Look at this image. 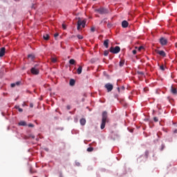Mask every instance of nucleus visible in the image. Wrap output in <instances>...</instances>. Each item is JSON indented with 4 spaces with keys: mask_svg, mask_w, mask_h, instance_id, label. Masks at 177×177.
<instances>
[{
    "mask_svg": "<svg viewBox=\"0 0 177 177\" xmlns=\"http://www.w3.org/2000/svg\"><path fill=\"white\" fill-rule=\"evenodd\" d=\"M106 122H107V111H104L102 113V119L100 127L101 129H104V127H106Z\"/></svg>",
    "mask_w": 177,
    "mask_h": 177,
    "instance_id": "1",
    "label": "nucleus"
},
{
    "mask_svg": "<svg viewBox=\"0 0 177 177\" xmlns=\"http://www.w3.org/2000/svg\"><path fill=\"white\" fill-rule=\"evenodd\" d=\"M86 24V20H81V19H79L77 21V30L78 31H80V30H81V26L82 27V28H85V26Z\"/></svg>",
    "mask_w": 177,
    "mask_h": 177,
    "instance_id": "2",
    "label": "nucleus"
},
{
    "mask_svg": "<svg viewBox=\"0 0 177 177\" xmlns=\"http://www.w3.org/2000/svg\"><path fill=\"white\" fill-rule=\"evenodd\" d=\"M121 50V48H120V46H117L115 48L114 47H111L109 49V52H111V53H114L115 55L117 53H120Z\"/></svg>",
    "mask_w": 177,
    "mask_h": 177,
    "instance_id": "3",
    "label": "nucleus"
},
{
    "mask_svg": "<svg viewBox=\"0 0 177 177\" xmlns=\"http://www.w3.org/2000/svg\"><path fill=\"white\" fill-rule=\"evenodd\" d=\"M95 11L100 13V15H107V13H109V10L104 8L95 9Z\"/></svg>",
    "mask_w": 177,
    "mask_h": 177,
    "instance_id": "4",
    "label": "nucleus"
},
{
    "mask_svg": "<svg viewBox=\"0 0 177 177\" xmlns=\"http://www.w3.org/2000/svg\"><path fill=\"white\" fill-rule=\"evenodd\" d=\"M38 64H36L34 67L30 69V73L34 75H38L39 74V69H38Z\"/></svg>",
    "mask_w": 177,
    "mask_h": 177,
    "instance_id": "5",
    "label": "nucleus"
},
{
    "mask_svg": "<svg viewBox=\"0 0 177 177\" xmlns=\"http://www.w3.org/2000/svg\"><path fill=\"white\" fill-rule=\"evenodd\" d=\"M159 42L162 46H165L167 44H168V39L165 37H160L159 39Z\"/></svg>",
    "mask_w": 177,
    "mask_h": 177,
    "instance_id": "6",
    "label": "nucleus"
},
{
    "mask_svg": "<svg viewBox=\"0 0 177 177\" xmlns=\"http://www.w3.org/2000/svg\"><path fill=\"white\" fill-rule=\"evenodd\" d=\"M104 87L106 88V89H107L108 92H111L113 91V84H110V83H107L105 84Z\"/></svg>",
    "mask_w": 177,
    "mask_h": 177,
    "instance_id": "7",
    "label": "nucleus"
},
{
    "mask_svg": "<svg viewBox=\"0 0 177 177\" xmlns=\"http://www.w3.org/2000/svg\"><path fill=\"white\" fill-rule=\"evenodd\" d=\"M156 53L160 56H162V57H165L167 56V53H165V51L164 50H156Z\"/></svg>",
    "mask_w": 177,
    "mask_h": 177,
    "instance_id": "8",
    "label": "nucleus"
},
{
    "mask_svg": "<svg viewBox=\"0 0 177 177\" xmlns=\"http://www.w3.org/2000/svg\"><path fill=\"white\" fill-rule=\"evenodd\" d=\"M6 50V48H5V47H2L0 49V57H3V56H5Z\"/></svg>",
    "mask_w": 177,
    "mask_h": 177,
    "instance_id": "9",
    "label": "nucleus"
},
{
    "mask_svg": "<svg viewBox=\"0 0 177 177\" xmlns=\"http://www.w3.org/2000/svg\"><path fill=\"white\" fill-rule=\"evenodd\" d=\"M129 26V23H128L126 20L122 21V27L123 28H127Z\"/></svg>",
    "mask_w": 177,
    "mask_h": 177,
    "instance_id": "10",
    "label": "nucleus"
},
{
    "mask_svg": "<svg viewBox=\"0 0 177 177\" xmlns=\"http://www.w3.org/2000/svg\"><path fill=\"white\" fill-rule=\"evenodd\" d=\"M171 92L173 93V95H177V89L176 88H174V86H171Z\"/></svg>",
    "mask_w": 177,
    "mask_h": 177,
    "instance_id": "11",
    "label": "nucleus"
},
{
    "mask_svg": "<svg viewBox=\"0 0 177 177\" xmlns=\"http://www.w3.org/2000/svg\"><path fill=\"white\" fill-rule=\"evenodd\" d=\"M109 42H110V40H109V39H106L104 41V46H105V48H109Z\"/></svg>",
    "mask_w": 177,
    "mask_h": 177,
    "instance_id": "12",
    "label": "nucleus"
},
{
    "mask_svg": "<svg viewBox=\"0 0 177 177\" xmlns=\"http://www.w3.org/2000/svg\"><path fill=\"white\" fill-rule=\"evenodd\" d=\"M19 125L21 127H27V122L25 121H21L19 122Z\"/></svg>",
    "mask_w": 177,
    "mask_h": 177,
    "instance_id": "13",
    "label": "nucleus"
},
{
    "mask_svg": "<svg viewBox=\"0 0 177 177\" xmlns=\"http://www.w3.org/2000/svg\"><path fill=\"white\" fill-rule=\"evenodd\" d=\"M28 59L30 60H34V59H35V55H34V54H30L28 55Z\"/></svg>",
    "mask_w": 177,
    "mask_h": 177,
    "instance_id": "14",
    "label": "nucleus"
},
{
    "mask_svg": "<svg viewBox=\"0 0 177 177\" xmlns=\"http://www.w3.org/2000/svg\"><path fill=\"white\" fill-rule=\"evenodd\" d=\"M69 85H71V86H74L75 85V80L71 79L69 82Z\"/></svg>",
    "mask_w": 177,
    "mask_h": 177,
    "instance_id": "15",
    "label": "nucleus"
},
{
    "mask_svg": "<svg viewBox=\"0 0 177 177\" xmlns=\"http://www.w3.org/2000/svg\"><path fill=\"white\" fill-rule=\"evenodd\" d=\"M77 74H81L82 73V66H79L78 68L77 69Z\"/></svg>",
    "mask_w": 177,
    "mask_h": 177,
    "instance_id": "16",
    "label": "nucleus"
},
{
    "mask_svg": "<svg viewBox=\"0 0 177 177\" xmlns=\"http://www.w3.org/2000/svg\"><path fill=\"white\" fill-rule=\"evenodd\" d=\"M80 124L81 125H85V124H86V120L84 118H82L80 120Z\"/></svg>",
    "mask_w": 177,
    "mask_h": 177,
    "instance_id": "17",
    "label": "nucleus"
},
{
    "mask_svg": "<svg viewBox=\"0 0 177 177\" xmlns=\"http://www.w3.org/2000/svg\"><path fill=\"white\" fill-rule=\"evenodd\" d=\"M124 64H125V61L121 60V61L120 62L119 66H120V67H123V66H124Z\"/></svg>",
    "mask_w": 177,
    "mask_h": 177,
    "instance_id": "18",
    "label": "nucleus"
},
{
    "mask_svg": "<svg viewBox=\"0 0 177 177\" xmlns=\"http://www.w3.org/2000/svg\"><path fill=\"white\" fill-rule=\"evenodd\" d=\"M44 39L48 41L49 39V35L46 34L43 36Z\"/></svg>",
    "mask_w": 177,
    "mask_h": 177,
    "instance_id": "19",
    "label": "nucleus"
},
{
    "mask_svg": "<svg viewBox=\"0 0 177 177\" xmlns=\"http://www.w3.org/2000/svg\"><path fill=\"white\" fill-rule=\"evenodd\" d=\"M136 73H137V74H138V75H140V77H142V75H145V73H143L142 71H138Z\"/></svg>",
    "mask_w": 177,
    "mask_h": 177,
    "instance_id": "20",
    "label": "nucleus"
},
{
    "mask_svg": "<svg viewBox=\"0 0 177 177\" xmlns=\"http://www.w3.org/2000/svg\"><path fill=\"white\" fill-rule=\"evenodd\" d=\"M70 64H75V60L74 59H71L69 60Z\"/></svg>",
    "mask_w": 177,
    "mask_h": 177,
    "instance_id": "21",
    "label": "nucleus"
},
{
    "mask_svg": "<svg viewBox=\"0 0 177 177\" xmlns=\"http://www.w3.org/2000/svg\"><path fill=\"white\" fill-rule=\"evenodd\" d=\"M15 109H17L19 113H23V109L20 108L19 106H15Z\"/></svg>",
    "mask_w": 177,
    "mask_h": 177,
    "instance_id": "22",
    "label": "nucleus"
},
{
    "mask_svg": "<svg viewBox=\"0 0 177 177\" xmlns=\"http://www.w3.org/2000/svg\"><path fill=\"white\" fill-rule=\"evenodd\" d=\"M145 158H149V151L147 150L145 153Z\"/></svg>",
    "mask_w": 177,
    "mask_h": 177,
    "instance_id": "23",
    "label": "nucleus"
},
{
    "mask_svg": "<svg viewBox=\"0 0 177 177\" xmlns=\"http://www.w3.org/2000/svg\"><path fill=\"white\" fill-rule=\"evenodd\" d=\"M109 50H106L104 51V56H109Z\"/></svg>",
    "mask_w": 177,
    "mask_h": 177,
    "instance_id": "24",
    "label": "nucleus"
},
{
    "mask_svg": "<svg viewBox=\"0 0 177 177\" xmlns=\"http://www.w3.org/2000/svg\"><path fill=\"white\" fill-rule=\"evenodd\" d=\"M164 149H165V145L164 144H162L161 147H160V151H162V150H164Z\"/></svg>",
    "mask_w": 177,
    "mask_h": 177,
    "instance_id": "25",
    "label": "nucleus"
},
{
    "mask_svg": "<svg viewBox=\"0 0 177 177\" xmlns=\"http://www.w3.org/2000/svg\"><path fill=\"white\" fill-rule=\"evenodd\" d=\"M95 30H96V28H95V26H93L91 28V32H95Z\"/></svg>",
    "mask_w": 177,
    "mask_h": 177,
    "instance_id": "26",
    "label": "nucleus"
},
{
    "mask_svg": "<svg viewBox=\"0 0 177 177\" xmlns=\"http://www.w3.org/2000/svg\"><path fill=\"white\" fill-rule=\"evenodd\" d=\"M77 37L78 38V39H84V37H82V35H77Z\"/></svg>",
    "mask_w": 177,
    "mask_h": 177,
    "instance_id": "27",
    "label": "nucleus"
},
{
    "mask_svg": "<svg viewBox=\"0 0 177 177\" xmlns=\"http://www.w3.org/2000/svg\"><path fill=\"white\" fill-rule=\"evenodd\" d=\"M93 150V147H92L87 148V151H88V152H91Z\"/></svg>",
    "mask_w": 177,
    "mask_h": 177,
    "instance_id": "28",
    "label": "nucleus"
},
{
    "mask_svg": "<svg viewBox=\"0 0 177 177\" xmlns=\"http://www.w3.org/2000/svg\"><path fill=\"white\" fill-rule=\"evenodd\" d=\"M51 62H52L53 63H56V62H57V59H56V58H52V59H51Z\"/></svg>",
    "mask_w": 177,
    "mask_h": 177,
    "instance_id": "29",
    "label": "nucleus"
},
{
    "mask_svg": "<svg viewBox=\"0 0 177 177\" xmlns=\"http://www.w3.org/2000/svg\"><path fill=\"white\" fill-rule=\"evenodd\" d=\"M153 121H154V122H158V118L154 117L153 118Z\"/></svg>",
    "mask_w": 177,
    "mask_h": 177,
    "instance_id": "30",
    "label": "nucleus"
},
{
    "mask_svg": "<svg viewBox=\"0 0 177 177\" xmlns=\"http://www.w3.org/2000/svg\"><path fill=\"white\" fill-rule=\"evenodd\" d=\"M62 28H63L64 30H66V29L67 28V26H66V24H62Z\"/></svg>",
    "mask_w": 177,
    "mask_h": 177,
    "instance_id": "31",
    "label": "nucleus"
},
{
    "mask_svg": "<svg viewBox=\"0 0 177 177\" xmlns=\"http://www.w3.org/2000/svg\"><path fill=\"white\" fill-rule=\"evenodd\" d=\"M160 70H162V71H164V70H165V68H164V65H162L160 66Z\"/></svg>",
    "mask_w": 177,
    "mask_h": 177,
    "instance_id": "32",
    "label": "nucleus"
},
{
    "mask_svg": "<svg viewBox=\"0 0 177 177\" xmlns=\"http://www.w3.org/2000/svg\"><path fill=\"white\" fill-rule=\"evenodd\" d=\"M28 127H29V128H34V124L30 123L28 125Z\"/></svg>",
    "mask_w": 177,
    "mask_h": 177,
    "instance_id": "33",
    "label": "nucleus"
},
{
    "mask_svg": "<svg viewBox=\"0 0 177 177\" xmlns=\"http://www.w3.org/2000/svg\"><path fill=\"white\" fill-rule=\"evenodd\" d=\"M16 86V83L11 84V88H15Z\"/></svg>",
    "mask_w": 177,
    "mask_h": 177,
    "instance_id": "34",
    "label": "nucleus"
},
{
    "mask_svg": "<svg viewBox=\"0 0 177 177\" xmlns=\"http://www.w3.org/2000/svg\"><path fill=\"white\" fill-rule=\"evenodd\" d=\"M20 84H21V82H17L15 83V85H17V86H19V85H20Z\"/></svg>",
    "mask_w": 177,
    "mask_h": 177,
    "instance_id": "35",
    "label": "nucleus"
},
{
    "mask_svg": "<svg viewBox=\"0 0 177 177\" xmlns=\"http://www.w3.org/2000/svg\"><path fill=\"white\" fill-rule=\"evenodd\" d=\"M132 53H133V55H136V53H137L136 50H133Z\"/></svg>",
    "mask_w": 177,
    "mask_h": 177,
    "instance_id": "36",
    "label": "nucleus"
},
{
    "mask_svg": "<svg viewBox=\"0 0 177 177\" xmlns=\"http://www.w3.org/2000/svg\"><path fill=\"white\" fill-rule=\"evenodd\" d=\"M107 27L108 28H111V24H108Z\"/></svg>",
    "mask_w": 177,
    "mask_h": 177,
    "instance_id": "37",
    "label": "nucleus"
},
{
    "mask_svg": "<svg viewBox=\"0 0 177 177\" xmlns=\"http://www.w3.org/2000/svg\"><path fill=\"white\" fill-rule=\"evenodd\" d=\"M55 38H57V37H59V33H55L54 35Z\"/></svg>",
    "mask_w": 177,
    "mask_h": 177,
    "instance_id": "38",
    "label": "nucleus"
},
{
    "mask_svg": "<svg viewBox=\"0 0 177 177\" xmlns=\"http://www.w3.org/2000/svg\"><path fill=\"white\" fill-rule=\"evenodd\" d=\"M142 49H143V46H140V47L138 48V50H142Z\"/></svg>",
    "mask_w": 177,
    "mask_h": 177,
    "instance_id": "39",
    "label": "nucleus"
},
{
    "mask_svg": "<svg viewBox=\"0 0 177 177\" xmlns=\"http://www.w3.org/2000/svg\"><path fill=\"white\" fill-rule=\"evenodd\" d=\"M30 107H34V104H30Z\"/></svg>",
    "mask_w": 177,
    "mask_h": 177,
    "instance_id": "40",
    "label": "nucleus"
},
{
    "mask_svg": "<svg viewBox=\"0 0 177 177\" xmlns=\"http://www.w3.org/2000/svg\"><path fill=\"white\" fill-rule=\"evenodd\" d=\"M80 162H76V165H77V167H80Z\"/></svg>",
    "mask_w": 177,
    "mask_h": 177,
    "instance_id": "41",
    "label": "nucleus"
},
{
    "mask_svg": "<svg viewBox=\"0 0 177 177\" xmlns=\"http://www.w3.org/2000/svg\"><path fill=\"white\" fill-rule=\"evenodd\" d=\"M121 89H122V91H124V89H125V87L122 86Z\"/></svg>",
    "mask_w": 177,
    "mask_h": 177,
    "instance_id": "42",
    "label": "nucleus"
},
{
    "mask_svg": "<svg viewBox=\"0 0 177 177\" xmlns=\"http://www.w3.org/2000/svg\"><path fill=\"white\" fill-rule=\"evenodd\" d=\"M70 109H71L70 106H67V109L70 110Z\"/></svg>",
    "mask_w": 177,
    "mask_h": 177,
    "instance_id": "43",
    "label": "nucleus"
},
{
    "mask_svg": "<svg viewBox=\"0 0 177 177\" xmlns=\"http://www.w3.org/2000/svg\"><path fill=\"white\" fill-rule=\"evenodd\" d=\"M32 139H35V136H32Z\"/></svg>",
    "mask_w": 177,
    "mask_h": 177,
    "instance_id": "44",
    "label": "nucleus"
},
{
    "mask_svg": "<svg viewBox=\"0 0 177 177\" xmlns=\"http://www.w3.org/2000/svg\"><path fill=\"white\" fill-rule=\"evenodd\" d=\"M118 92H120V87H118Z\"/></svg>",
    "mask_w": 177,
    "mask_h": 177,
    "instance_id": "45",
    "label": "nucleus"
},
{
    "mask_svg": "<svg viewBox=\"0 0 177 177\" xmlns=\"http://www.w3.org/2000/svg\"><path fill=\"white\" fill-rule=\"evenodd\" d=\"M174 133H177V130H175V131H174Z\"/></svg>",
    "mask_w": 177,
    "mask_h": 177,
    "instance_id": "46",
    "label": "nucleus"
},
{
    "mask_svg": "<svg viewBox=\"0 0 177 177\" xmlns=\"http://www.w3.org/2000/svg\"><path fill=\"white\" fill-rule=\"evenodd\" d=\"M175 46H176V48H177V43H176Z\"/></svg>",
    "mask_w": 177,
    "mask_h": 177,
    "instance_id": "47",
    "label": "nucleus"
},
{
    "mask_svg": "<svg viewBox=\"0 0 177 177\" xmlns=\"http://www.w3.org/2000/svg\"><path fill=\"white\" fill-rule=\"evenodd\" d=\"M30 173L32 174V170H30Z\"/></svg>",
    "mask_w": 177,
    "mask_h": 177,
    "instance_id": "48",
    "label": "nucleus"
}]
</instances>
